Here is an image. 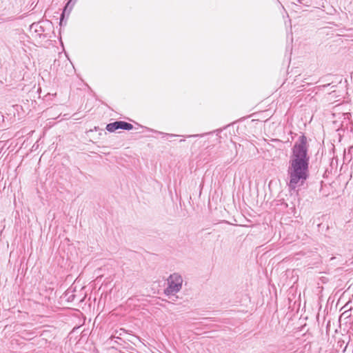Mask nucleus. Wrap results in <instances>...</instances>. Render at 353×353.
<instances>
[{"label": "nucleus", "mask_w": 353, "mask_h": 353, "mask_svg": "<svg viewBox=\"0 0 353 353\" xmlns=\"http://www.w3.org/2000/svg\"><path fill=\"white\" fill-rule=\"evenodd\" d=\"M177 281H178V292H179L181 288V285L183 283V279H182L181 276H178Z\"/></svg>", "instance_id": "0eeeda50"}, {"label": "nucleus", "mask_w": 353, "mask_h": 353, "mask_svg": "<svg viewBox=\"0 0 353 353\" xmlns=\"http://www.w3.org/2000/svg\"><path fill=\"white\" fill-rule=\"evenodd\" d=\"M121 121L110 123L106 125V130L108 132H113L118 129H121Z\"/></svg>", "instance_id": "7ed1b4c3"}, {"label": "nucleus", "mask_w": 353, "mask_h": 353, "mask_svg": "<svg viewBox=\"0 0 353 353\" xmlns=\"http://www.w3.org/2000/svg\"><path fill=\"white\" fill-rule=\"evenodd\" d=\"M74 1H73V0H70V1L68 2L67 5L65 6V8H64L63 12V13H62V14H61V22L62 21V20H63V17H64L65 12L67 10V9H68V8L69 7V6H70V4H72V6H73V5H74Z\"/></svg>", "instance_id": "39448f33"}, {"label": "nucleus", "mask_w": 353, "mask_h": 353, "mask_svg": "<svg viewBox=\"0 0 353 353\" xmlns=\"http://www.w3.org/2000/svg\"><path fill=\"white\" fill-rule=\"evenodd\" d=\"M278 1V3H279V5H281V3H280V1H279V0H277Z\"/></svg>", "instance_id": "6e6552de"}, {"label": "nucleus", "mask_w": 353, "mask_h": 353, "mask_svg": "<svg viewBox=\"0 0 353 353\" xmlns=\"http://www.w3.org/2000/svg\"><path fill=\"white\" fill-rule=\"evenodd\" d=\"M307 151V137L303 134L293 145L290 157L287 172L289 177L288 185L291 190L303 185L308 178L310 157Z\"/></svg>", "instance_id": "f257e3e1"}, {"label": "nucleus", "mask_w": 353, "mask_h": 353, "mask_svg": "<svg viewBox=\"0 0 353 353\" xmlns=\"http://www.w3.org/2000/svg\"><path fill=\"white\" fill-rule=\"evenodd\" d=\"M176 293V275L171 274L168 279V287L165 289V294L172 301H175L172 296Z\"/></svg>", "instance_id": "f03ea898"}, {"label": "nucleus", "mask_w": 353, "mask_h": 353, "mask_svg": "<svg viewBox=\"0 0 353 353\" xmlns=\"http://www.w3.org/2000/svg\"><path fill=\"white\" fill-rule=\"evenodd\" d=\"M157 133L159 134H162L163 135V138L165 137L167 139L170 137H174L175 135L173 134H164L163 132H157Z\"/></svg>", "instance_id": "423d86ee"}, {"label": "nucleus", "mask_w": 353, "mask_h": 353, "mask_svg": "<svg viewBox=\"0 0 353 353\" xmlns=\"http://www.w3.org/2000/svg\"><path fill=\"white\" fill-rule=\"evenodd\" d=\"M278 1V3H279V5H281V3H280V1H279V0H277Z\"/></svg>", "instance_id": "1a4fd4ad"}, {"label": "nucleus", "mask_w": 353, "mask_h": 353, "mask_svg": "<svg viewBox=\"0 0 353 353\" xmlns=\"http://www.w3.org/2000/svg\"><path fill=\"white\" fill-rule=\"evenodd\" d=\"M121 129L126 130H130L133 128V125L131 123L122 121H121Z\"/></svg>", "instance_id": "20e7f679"}]
</instances>
